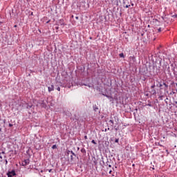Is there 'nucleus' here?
Here are the masks:
<instances>
[{"label": "nucleus", "instance_id": "nucleus-1", "mask_svg": "<svg viewBox=\"0 0 177 177\" xmlns=\"http://www.w3.org/2000/svg\"><path fill=\"white\" fill-rule=\"evenodd\" d=\"M7 175H8V177H13L15 176V175H16V172L14 170H12V171H9L7 174Z\"/></svg>", "mask_w": 177, "mask_h": 177}, {"label": "nucleus", "instance_id": "nucleus-2", "mask_svg": "<svg viewBox=\"0 0 177 177\" xmlns=\"http://www.w3.org/2000/svg\"><path fill=\"white\" fill-rule=\"evenodd\" d=\"M28 164H30V160L29 159H26L24 161L22 162V165L23 167H26V165H28Z\"/></svg>", "mask_w": 177, "mask_h": 177}, {"label": "nucleus", "instance_id": "nucleus-3", "mask_svg": "<svg viewBox=\"0 0 177 177\" xmlns=\"http://www.w3.org/2000/svg\"><path fill=\"white\" fill-rule=\"evenodd\" d=\"M48 92H52L53 91H55V86L51 85V86L48 87Z\"/></svg>", "mask_w": 177, "mask_h": 177}, {"label": "nucleus", "instance_id": "nucleus-4", "mask_svg": "<svg viewBox=\"0 0 177 177\" xmlns=\"http://www.w3.org/2000/svg\"><path fill=\"white\" fill-rule=\"evenodd\" d=\"M48 172H52V169H46L44 170H41V172H48Z\"/></svg>", "mask_w": 177, "mask_h": 177}, {"label": "nucleus", "instance_id": "nucleus-5", "mask_svg": "<svg viewBox=\"0 0 177 177\" xmlns=\"http://www.w3.org/2000/svg\"><path fill=\"white\" fill-rule=\"evenodd\" d=\"M130 60H132L133 62H135V60H136V59L135 58L134 56H131L130 57Z\"/></svg>", "mask_w": 177, "mask_h": 177}, {"label": "nucleus", "instance_id": "nucleus-6", "mask_svg": "<svg viewBox=\"0 0 177 177\" xmlns=\"http://www.w3.org/2000/svg\"><path fill=\"white\" fill-rule=\"evenodd\" d=\"M68 153H71L72 155H73L75 157L76 156L75 153L73 151H68Z\"/></svg>", "mask_w": 177, "mask_h": 177}, {"label": "nucleus", "instance_id": "nucleus-7", "mask_svg": "<svg viewBox=\"0 0 177 177\" xmlns=\"http://www.w3.org/2000/svg\"><path fill=\"white\" fill-rule=\"evenodd\" d=\"M120 57H122L123 59L125 57V56L124 55V53H122L119 55Z\"/></svg>", "mask_w": 177, "mask_h": 177}, {"label": "nucleus", "instance_id": "nucleus-8", "mask_svg": "<svg viewBox=\"0 0 177 177\" xmlns=\"http://www.w3.org/2000/svg\"><path fill=\"white\" fill-rule=\"evenodd\" d=\"M157 86H158V88H162V84H161V82H158V85H157Z\"/></svg>", "mask_w": 177, "mask_h": 177}, {"label": "nucleus", "instance_id": "nucleus-9", "mask_svg": "<svg viewBox=\"0 0 177 177\" xmlns=\"http://www.w3.org/2000/svg\"><path fill=\"white\" fill-rule=\"evenodd\" d=\"M109 123L111 124V125H114V121L113 120H110Z\"/></svg>", "mask_w": 177, "mask_h": 177}, {"label": "nucleus", "instance_id": "nucleus-10", "mask_svg": "<svg viewBox=\"0 0 177 177\" xmlns=\"http://www.w3.org/2000/svg\"><path fill=\"white\" fill-rule=\"evenodd\" d=\"M52 149L55 150V149H57V146L56 145H53Z\"/></svg>", "mask_w": 177, "mask_h": 177}, {"label": "nucleus", "instance_id": "nucleus-11", "mask_svg": "<svg viewBox=\"0 0 177 177\" xmlns=\"http://www.w3.org/2000/svg\"><path fill=\"white\" fill-rule=\"evenodd\" d=\"M152 95H156V91L154 89L151 90Z\"/></svg>", "mask_w": 177, "mask_h": 177}, {"label": "nucleus", "instance_id": "nucleus-12", "mask_svg": "<svg viewBox=\"0 0 177 177\" xmlns=\"http://www.w3.org/2000/svg\"><path fill=\"white\" fill-rule=\"evenodd\" d=\"M91 143H93V145H96V142L95 141V140H93L91 141Z\"/></svg>", "mask_w": 177, "mask_h": 177}, {"label": "nucleus", "instance_id": "nucleus-13", "mask_svg": "<svg viewBox=\"0 0 177 177\" xmlns=\"http://www.w3.org/2000/svg\"><path fill=\"white\" fill-rule=\"evenodd\" d=\"M151 89H154V88H156V85H152V86H151Z\"/></svg>", "mask_w": 177, "mask_h": 177}, {"label": "nucleus", "instance_id": "nucleus-14", "mask_svg": "<svg viewBox=\"0 0 177 177\" xmlns=\"http://www.w3.org/2000/svg\"><path fill=\"white\" fill-rule=\"evenodd\" d=\"M117 3H121V0H116Z\"/></svg>", "mask_w": 177, "mask_h": 177}, {"label": "nucleus", "instance_id": "nucleus-15", "mask_svg": "<svg viewBox=\"0 0 177 177\" xmlns=\"http://www.w3.org/2000/svg\"><path fill=\"white\" fill-rule=\"evenodd\" d=\"M163 85L165 86V88H168V85L166 84L165 83H163Z\"/></svg>", "mask_w": 177, "mask_h": 177}, {"label": "nucleus", "instance_id": "nucleus-16", "mask_svg": "<svg viewBox=\"0 0 177 177\" xmlns=\"http://www.w3.org/2000/svg\"><path fill=\"white\" fill-rule=\"evenodd\" d=\"M130 6H131V5H126V6H125V8H129Z\"/></svg>", "mask_w": 177, "mask_h": 177}, {"label": "nucleus", "instance_id": "nucleus-17", "mask_svg": "<svg viewBox=\"0 0 177 177\" xmlns=\"http://www.w3.org/2000/svg\"><path fill=\"white\" fill-rule=\"evenodd\" d=\"M158 32H161V28H159L158 29Z\"/></svg>", "mask_w": 177, "mask_h": 177}, {"label": "nucleus", "instance_id": "nucleus-18", "mask_svg": "<svg viewBox=\"0 0 177 177\" xmlns=\"http://www.w3.org/2000/svg\"><path fill=\"white\" fill-rule=\"evenodd\" d=\"M57 91H58L59 92H60V87H57Z\"/></svg>", "mask_w": 177, "mask_h": 177}, {"label": "nucleus", "instance_id": "nucleus-19", "mask_svg": "<svg viewBox=\"0 0 177 177\" xmlns=\"http://www.w3.org/2000/svg\"><path fill=\"white\" fill-rule=\"evenodd\" d=\"M113 173V171L112 170H110L109 174H110V175H111V174Z\"/></svg>", "mask_w": 177, "mask_h": 177}, {"label": "nucleus", "instance_id": "nucleus-20", "mask_svg": "<svg viewBox=\"0 0 177 177\" xmlns=\"http://www.w3.org/2000/svg\"><path fill=\"white\" fill-rule=\"evenodd\" d=\"M81 151H82V153H84H84H85V149H81Z\"/></svg>", "mask_w": 177, "mask_h": 177}, {"label": "nucleus", "instance_id": "nucleus-21", "mask_svg": "<svg viewBox=\"0 0 177 177\" xmlns=\"http://www.w3.org/2000/svg\"><path fill=\"white\" fill-rule=\"evenodd\" d=\"M174 103L176 104V107L177 108V101H175Z\"/></svg>", "mask_w": 177, "mask_h": 177}, {"label": "nucleus", "instance_id": "nucleus-22", "mask_svg": "<svg viewBox=\"0 0 177 177\" xmlns=\"http://www.w3.org/2000/svg\"><path fill=\"white\" fill-rule=\"evenodd\" d=\"M9 127H13V124L10 123Z\"/></svg>", "mask_w": 177, "mask_h": 177}, {"label": "nucleus", "instance_id": "nucleus-23", "mask_svg": "<svg viewBox=\"0 0 177 177\" xmlns=\"http://www.w3.org/2000/svg\"><path fill=\"white\" fill-rule=\"evenodd\" d=\"M84 139H86V140L88 139V136H85Z\"/></svg>", "mask_w": 177, "mask_h": 177}, {"label": "nucleus", "instance_id": "nucleus-24", "mask_svg": "<svg viewBox=\"0 0 177 177\" xmlns=\"http://www.w3.org/2000/svg\"><path fill=\"white\" fill-rule=\"evenodd\" d=\"M115 143H118V139L115 140Z\"/></svg>", "mask_w": 177, "mask_h": 177}, {"label": "nucleus", "instance_id": "nucleus-25", "mask_svg": "<svg viewBox=\"0 0 177 177\" xmlns=\"http://www.w3.org/2000/svg\"><path fill=\"white\" fill-rule=\"evenodd\" d=\"M0 154H5V151H2Z\"/></svg>", "mask_w": 177, "mask_h": 177}, {"label": "nucleus", "instance_id": "nucleus-26", "mask_svg": "<svg viewBox=\"0 0 177 177\" xmlns=\"http://www.w3.org/2000/svg\"><path fill=\"white\" fill-rule=\"evenodd\" d=\"M71 160H73V155L71 156Z\"/></svg>", "mask_w": 177, "mask_h": 177}, {"label": "nucleus", "instance_id": "nucleus-27", "mask_svg": "<svg viewBox=\"0 0 177 177\" xmlns=\"http://www.w3.org/2000/svg\"><path fill=\"white\" fill-rule=\"evenodd\" d=\"M106 97L111 98V97L109 96V95H106Z\"/></svg>", "mask_w": 177, "mask_h": 177}, {"label": "nucleus", "instance_id": "nucleus-28", "mask_svg": "<svg viewBox=\"0 0 177 177\" xmlns=\"http://www.w3.org/2000/svg\"><path fill=\"white\" fill-rule=\"evenodd\" d=\"M6 164H8V160H6Z\"/></svg>", "mask_w": 177, "mask_h": 177}, {"label": "nucleus", "instance_id": "nucleus-29", "mask_svg": "<svg viewBox=\"0 0 177 177\" xmlns=\"http://www.w3.org/2000/svg\"><path fill=\"white\" fill-rule=\"evenodd\" d=\"M109 168H111V165H109Z\"/></svg>", "mask_w": 177, "mask_h": 177}, {"label": "nucleus", "instance_id": "nucleus-30", "mask_svg": "<svg viewBox=\"0 0 177 177\" xmlns=\"http://www.w3.org/2000/svg\"><path fill=\"white\" fill-rule=\"evenodd\" d=\"M0 158L2 160V156H0Z\"/></svg>", "mask_w": 177, "mask_h": 177}, {"label": "nucleus", "instance_id": "nucleus-31", "mask_svg": "<svg viewBox=\"0 0 177 177\" xmlns=\"http://www.w3.org/2000/svg\"><path fill=\"white\" fill-rule=\"evenodd\" d=\"M76 19H78V17H76Z\"/></svg>", "mask_w": 177, "mask_h": 177}, {"label": "nucleus", "instance_id": "nucleus-32", "mask_svg": "<svg viewBox=\"0 0 177 177\" xmlns=\"http://www.w3.org/2000/svg\"><path fill=\"white\" fill-rule=\"evenodd\" d=\"M59 28V27H57L56 29L57 30Z\"/></svg>", "mask_w": 177, "mask_h": 177}, {"label": "nucleus", "instance_id": "nucleus-33", "mask_svg": "<svg viewBox=\"0 0 177 177\" xmlns=\"http://www.w3.org/2000/svg\"><path fill=\"white\" fill-rule=\"evenodd\" d=\"M112 176H114V175L113 174Z\"/></svg>", "mask_w": 177, "mask_h": 177}]
</instances>
